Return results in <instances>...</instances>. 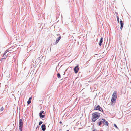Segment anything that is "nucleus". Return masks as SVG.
I'll return each mask as SVG.
<instances>
[{"label":"nucleus","mask_w":131,"mask_h":131,"mask_svg":"<svg viewBox=\"0 0 131 131\" xmlns=\"http://www.w3.org/2000/svg\"><path fill=\"white\" fill-rule=\"evenodd\" d=\"M100 114L97 112L93 113L91 117V119L93 122H95L100 117Z\"/></svg>","instance_id":"1"},{"label":"nucleus","mask_w":131,"mask_h":131,"mask_svg":"<svg viewBox=\"0 0 131 131\" xmlns=\"http://www.w3.org/2000/svg\"><path fill=\"white\" fill-rule=\"evenodd\" d=\"M23 125L22 121L21 119H20L19 120V129L20 131H22V128Z\"/></svg>","instance_id":"2"},{"label":"nucleus","mask_w":131,"mask_h":131,"mask_svg":"<svg viewBox=\"0 0 131 131\" xmlns=\"http://www.w3.org/2000/svg\"><path fill=\"white\" fill-rule=\"evenodd\" d=\"M117 97V92L116 91H115L114 92L112 95V97L116 99Z\"/></svg>","instance_id":"3"},{"label":"nucleus","mask_w":131,"mask_h":131,"mask_svg":"<svg viewBox=\"0 0 131 131\" xmlns=\"http://www.w3.org/2000/svg\"><path fill=\"white\" fill-rule=\"evenodd\" d=\"M116 99L112 97L111 101V104L112 105H114L116 103Z\"/></svg>","instance_id":"4"},{"label":"nucleus","mask_w":131,"mask_h":131,"mask_svg":"<svg viewBox=\"0 0 131 131\" xmlns=\"http://www.w3.org/2000/svg\"><path fill=\"white\" fill-rule=\"evenodd\" d=\"M42 114H45L44 112L42 110L41 111L39 114L40 117H41L42 118H43L45 117V116L44 115H42Z\"/></svg>","instance_id":"5"},{"label":"nucleus","mask_w":131,"mask_h":131,"mask_svg":"<svg viewBox=\"0 0 131 131\" xmlns=\"http://www.w3.org/2000/svg\"><path fill=\"white\" fill-rule=\"evenodd\" d=\"M79 70V68L78 66H77L75 67L74 69V70L75 73H77L78 72Z\"/></svg>","instance_id":"6"},{"label":"nucleus","mask_w":131,"mask_h":131,"mask_svg":"<svg viewBox=\"0 0 131 131\" xmlns=\"http://www.w3.org/2000/svg\"><path fill=\"white\" fill-rule=\"evenodd\" d=\"M102 122L104 123V125L107 126L108 125V123L104 119H102Z\"/></svg>","instance_id":"7"},{"label":"nucleus","mask_w":131,"mask_h":131,"mask_svg":"<svg viewBox=\"0 0 131 131\" xmlns=\"http://www.w3.org/2000/svg\"><path fill=\"white\" fill-rule=\"evenodd\" d=\"M95 110H99L101 111H103L102 108L99 105L96 107L95 108Z\"/></svg>","instance_id":"8"},{"label":"nucleus","mask_w":131,"mask_h":131,"mask_svg":"<svg viewBox=\"0 0 131 131\" xmlns=\"http://www.w3.org/2000/svg\"><path fill=\"white\" fill-rule=\"evenodd\" d=\"M120 23L121 25V27L120 28L121 30H122L123 27V25L124 24V23H123L122 21V20H120Z\"/></svg>","instance_id":"9"},{"label":"nucleus","mask_w":131,"mask_h":131,"mask_svg":"<svg viewBox=\"0 0 131 131\" xmlns=\"http://www.w3.org/2000/svg\"><path fill=\"white\" fill-rule=\"evenodd\" d=\"M41 128L42 130L44 131L46 130V126L44 124H42L41 126Z\"/></svg>","instance_id":"10"},{"label":"nucleus","mask_w":131,"mask_h":131,"mask_svg":"<svg viewBox=\"0 0 131 131\" xmlns=\"http://www.w3.org/2000/svg\"><path fill=\"white\" fill-rule=\"evenodd\" d=\"M32 99V97H30L29 98V100L27 102V103L28 104H30L31 102V100Z\"/></svg>","instance_id":"11"},{"label":"nucleus","mask_w":131,"mask_h":131,"mask_svg":"<svg viewBox=\"0 0 131 131\" xmlns=\"http://www.w3.org/2000/svg\"><path fill=\"white\" fill-rule=\"evenodd\" d=\"M103 38L102 37H101L100 39V42H99V45L100 46H101L102 45V43L103 42Z\"/></svg>","instance_id":"12"},{"label":"nucleus","mask_w":131,"mask_h":131,"mask_svg":"<svg viewBox=\"0 0 131 131\" xmlns=\"http://www.w3.org/2000/svg\"><path fill=\"white\" fill-rule=\"evenodd\" d=\"M61 39V36L59 37L58 38V39L56 40V42H55V43L56 44H57L58 43V42L59 41V40L60 39Z\"/></svg>","instance_id":"13"},{"label":"nucleus","mask_w":131,"mask_h":131,"mask_svg":"<svg viewBox=\"0 0 131 131\" xmlns=\"http://www.w3.org/2000/svg\"><path fill=\"white\" fill-rule=\"evenodd\" d=\"M99 121H100L99 122H98V124L100 126V125H101L102 124V119H100L99 120Z\"/></svg>","instance_id":"14"},{"label":"nucleus","mask_w":131,"mask_h":131,"mask_svg":"<svg viewBox=\"0 0 131 131\" xmlns=\"http://www.w3.org/2000/svg\"><path fill=\"white\" fill-rule=\"evenodd\" d=\"M7 55H6V54H5V53H4V54H3V58H2V59H5L6 58V57H7Z\"/></svg>","instance_id":"15"},{"label":"nucleus","mask_w":131,"mask_h":131,"mask_svg":"<svg viewBox=\"0 0 131 131\" xmlns=\"http://www.w3.org/2000/svg\"><path fill=\"white\" fill-rule=\"evenodd\" d=\"M57 77L59 78H60L61 77V76L60 74L59 73H58L57 74Z\"/></svg>","instance_id":"16"},{"label":"nucleus","mask_w":131,"mask_h":131,"mask_svg":"<svg viewBox=\"0 0 131 131\" xmlns=\"http://www.w3.org/2000/svg\"><path fill=\"white\" fill-rule=\"evenodd\" d=\"M117 18L118 23L119 22V17H118V15H117Z\"/></svg>","instance_id":"17"},{"label":"nucleus","mask_w":131,"mask_h":131,"mask_svg":"<svg viewBox=\"0 0 131 131\" xmlns=\"http://www.w3.org/2000/svg\"><path fill=\"white\" fill-rule=\"evenodd\" d=\"M4 109V108L3 107H1V108L0 109V111H2Z\"/></svg>","instance_id":"18"},{"label":"nucleus","mask_w":131,"mask_h":131,"mask_svg":"<svg viewBox=\"0 0 131 131\" xmlns=\"http://www.w3.org/2000/svg\"><path fill=\"white\" fill-rule=\"evenodd\" d=\"M42 121H40L39 122V125H41V124L42 123Z\"/></svg>","instance_id":"19"},{"label":"nucleus","mask_w":131,"mask_h":131,"mask_svg":"<svg viewBox=\"0 0 131 131\" xmlns=\"http://www.w3.org/2000/svg\"><path fill=\"white\" fill-rule=\"evenodd\" d=\"M114 126L117 128H118L117 127V126H116V125L115 124H114Z\"/></svg>","instance_id":"20"},{"label":"nucleus","mask_w":131,"mask_h":131,"mask_svg":"<svg viewBox=\"0 0 131 131\" xmlns=\"http://www.w3.org/2000/svg\"><path fill=\"white\" fill-rule=\"evenodd\" d=\"M8 51H9L8 50H7L4 53L6 54V53H7Z\"/></svg>","instance_id":"21"},{"label":"nucleus","mask_w":131,"mask_h":131,"mask_svg":"<svg viewBox=\"0 0 131 131\" xmlns=\"http://www.w3.org/2000/svg\"><path fill=\"white\" fill-rule=\"evenodd\" d=\"M93 131H97V130L96 129H95L93 130Z\"/></svg>","instance_id":"22"},{"label":"nucleus","mask_w":131,"mask_h":131,"mask_svg":"<svg viewBox=\"0 0 131 131\" xmlns=\"http://www.w3.org/2000/svg\"><path fill=\"white\" fill-rule=\"evenodd\" d=\"M59 123H60V124H61V123H62V122H61V121H60V122Z\"/></svg>","instance_id":"23"},{"label":"nucleus","mask_w":131,"mask_h":131,"mask_svg":"<svg viewBox=\"0 0 131 131\" xmlns=\"http://www.w3.org/2000/svg\"><path fill=\"white\" fill-rule=\"evenodd\" d=\"M66 131H69V130H67Z\"/></svg>","instance_id":"24"}]
</instances>
